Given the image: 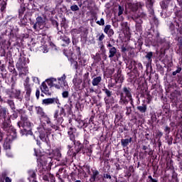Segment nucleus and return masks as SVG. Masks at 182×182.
I'll return each instance as SVG.
<instances>
[{"label": "nucleus", "mask_w": 182, "mask_h": 182, "mask_svg": "<svg viewBox=\"0 0 182 182\" xmlns=\"http://www.w3.org/2000/svg\"><path fill=\"white\" fill-rule=\"evenodd\" d=\"M48 85L50 87H55V89H62V90H68L69 85L66 81V75H63L62 77L56 78H50L47 80Z\"/></svg>", "instance_id": "f257e3e1"}, {"label": "nucleus", "mask_w": 182, "mask_h": 182, "mask_svg": "<svg viewBox=\"0 0 182 182\" xmlns=\"http://www.w3.org/2000/svg\"><path fill=\"white\" fill-rule=\"evenodd\" d=\"M18 127H23V130H21V136H32L33 133L31 131V127H32V124L28 119V117L22 116L21 119L17 124Z\"/></svg>", "instance_id": "f03ea898"}, {"label": "nucleus", "mask_w": 182, "mask_h": 182, "mask_svg": "<svg viewBox=\"0 0 182 182\" xmlns=\"http://www.w3.org/2000/svg\"><path fill=\"white\" fill-rule=\"evenodd\" d=\"M2 127L5 132H8L9 133V139L11 140V139H16V131L15 129H14V127H12V124H11V118L7 117V119H5L3 122Z\"/></svg>", "instance_id": "7ed1b4c3"}, {"label": "nucleus", "mask_w": 182, "mask_h": 182, "mask_svg": "<svg viewBox=\"0 0 182 182\" xmlns=\"http://www.w3.org/2000/svg\"><path fill=\"white\" fill-rule=\"evenodd\" d=\"M123 92L121 93V99L119 103L121 105H127L129 100H132V92H130L129 88L124 87L123 88Z\"/></svg>", "instance_id": "20e7f679"}, {"label": "nucleus", "mask_w": 182, "mask_h": 182, "mask_svg": "<svg viewBox=\"0 0 182 182\" xmlns=\"http://www.w3.org/2000/svg\"><path fill=\"white\" fill-rule=\"evenodd\" d=\"M38 133L40 136L41 140L43 141H48V137L49 136V134L52 133V129L50 128H45L43 127H41L38 128Z\"/></svg>", "instance_id": "39448f33"}, {"label": "nucleus", "mask_w": 182, "mask_h": 182, "mask_svg": "<svg viewBox=\"0 0 182 182\" xmlns=\"http://www.w3.org/2000/svg\"><path fill=\"white\" fill-rule=\"evenodd\" d=\"M36 110L37 113L41 116V117H46L47 125H46L47 127H49L50 126L51 129H53L54 130H58V127L55 125H50V120H49V118L46 117V115L45 114V112H43V109L41 107H36Z\"/></svg>", "instance_id": "423d86ee"}, {"label": "nucleus", "mask_w": 182, "mask_h": 182, "mask_svg": "<svg viewBox=\"0 0 182 182\" xmlns=\"http://www.w3.org/2000/svg\"><path fill=\"white\" fill-rule=\"evenodd\" d=\"M16 68L19 72V75H28L29 73L25 63H22L21 60L16 63Z\"/></svg>", "instance_id": "0eeeda50"}, {"label": "nucleus", "mask_w": 182, "mask_h": 182, "mask_svg": "<svg viewBox=\"0 0 182 182\" xmlns=\"http://www.w3.org/2000/svg\"><path fill=\"white\" fill-rule=\"evenodd\" d=\"M43 28H45V18L41 16H38L36 18V22L33 25V29L39 31V29H43Z\"/></svg>", "instance_id": "6e6552de"}, {"label": "nucleus", "mask_w": 182, "mask_h": 182, "mask_svg": "<svg viewBox=\"0 0 182 182\" xmlns=\"http://www.w3.org/2000/svg\"><path fill=\"white\" fill-rule=\"evenodd\" d=\"M63 116H65V109L61 108L60 111L55 112L54 117L59 123L63 122Z\"/></svg>", "instance_id": "1a4fd4ad"}, {"label": "nucleus", "mask_w": 182, "mask_h": 182, "mask_svg": "<svg viewBox=\"0 0 182 182\" xmlns=\"http://www.w3.org/2000/svg\"><path fill=\"white\" fill-rule=\"evenodd\" d=\"M53 103H56V105H58L59 99H58V97L47 98V99L43 100L42 101V104L45 105L46 106H48L49 105H53Z\"/></svg>", "instance_id": "9d476101"}, {"label": "nucleus", "mask_w": 182, "mask_h": 182, "mask_svg": "<svg viewBox=\"0 0 182 182\" xmlns=\"http://www.w3.org/2000/svg\"><path fill=\"white\" fill-rule=\"evenodd\" d=\"M48 80H46L45 82H43L41 85V90L43 93H45V95H50V92H49V87H48Z\"/></svg>", "instance_id": "9b49d317"}, {"label": "nucleus", "mask_w": 182, "mask_h": 182, "mask_svg": "<svg viewBox=\"0 0 182 182\" xmlns=\"http://www.w3.org/2000/svg\"><path fill=\"white\" fill-rule=\"evenodd\" d=\"M105 33H107L108 36H112L114 35V31H113V29H112V26L107 25L104 29Z\"/></svg>", "instance_id": "f8f14e48"}, {"label": "nucleus", "mask_w": 182, "mask_h": 182, "mask_svg": "<svg viewBox=\"0 0 182 182\" xmlns=\"http://www.w3.org/2000/svg\"><path fill=\"white\" fill-rule=\"evenodd\" d=\"M6 114H8V109L5 107H0V117H3L4 119H8Z\"/></svg>", "instance_id": "ddd939ff"}, {"label": "nucleus", "mask_w": 182, "mask_h": 182, "mask_svg": "<svg viewBox=\"0 0 182 182\" xmlns=\"http://www.w3.org/2000/svg\"><path fill=\"white\" fill-rule=\"evenodd\" d=\"M109 58H114L116 56V53H117V50L114 47H112L109 48Z\"/></svg>", "instance_id": "4468645a"}, {"label": "nucleus", "mask_w": 182, "mask_h": 182, "mask_svg": "<svg viewBox=\"0 0 182 182\" xmlns=\"http://www.w3.org/2000/svg\"><path fill=\"white\" fill-rule=\"evenodd\" d=\"M100 82H102V77L98 76V77L93 78V80L92 81V86H98V85H99V83H100Z\"/></svg>", "instance_id": "2eb2a0df"}, {"label": "nucleus", "mask_w": 182, "mask_h": 182, "mask_svg": "<svg viewBox=\"0 0 182 182\" xmlns=\"http://www.w3.org/2000/svg\"><path fill=\"white\" fill-rule=\"evenodd\" d=\"M28 180L30 181H32V182H36V181H35V177H36V174L35 173V171H28Z\"/></svg>", "instance_id": "dca6fc26"}, {"label": "nucleus", "mask_w": 182, "mask_h": 182, "mask_svg": "<svg viewBox=\"0 0 182 182\" xmlns=\"http://www.w3.org/2000/svg\"><path fill=\"white\" fill-rule=\"evenodd\" d=\"M121 143H122V146H123V147H127V146H129V143H132V138L122 139Z\"/></svg>", "instance_id": "f3484780"}, {"label": "nucleus", "mask_w": 182, "mask_h": 182, "mask_svg": "<svg viewBox=\"0 0 182 182\" xmlns=\"http://www.w3.org/2000/svg\"><path fill=\"white\" fill-rule=\"evenodd\" d=\"M60 156L61 154L59 149H55L53 151V157H55L56 160H59V159H60Z\"/></svg>", "instance_id": "a211bd4d"}, {"label": "nucleus", "mask_w": 182, "mask_h": 182, "mask_svg": "<svg viewBox=\"0 0 182 182\" xmlns=\"http://www.w3.org/2000/svg\"><path fill=\"white\" fill-rule=\"evenodd\" d=\"M137 109L141 112V113H146L147 110V105H143L142 106H138Z\"/></svg>", "instance_id": "6ab92c4d"}, {"label": "nucleus", "mask_w": 182, "mask_h": 182, "mask_svg": "<svg viewBox=\"0 0 182 182\" xmlns=\"http://www.w3.org/2000/svg\"><path fill=\"white\" fill-rule=\"evenodd\" d=\"M26 11V8L25 7V6L21 5L18 10L19 16H22V15H23Z\"/></svg>", "instance_id": "aec40b11"}, {"label": "nucleus", "mask_w": 182, "mask_h": 182, "mask_svg": "<svg viewBox=\"0 0 182 182\" xmlns=\"http://www.w3.org/2000/svg\"><path fill=\"white\" fill-rule=\"evenodd\" d=\"M144 16H146V14L144 13H141V14L137 15L136 22H137L138 23H141L142 21L141 20L139 21V18H144Z\"/></svg>", "instance_id": "412c9836"}, {"label": "nucleus", "mask_w": 182, "mask_h": 182, "mask_svg": "<svg viewBox=\"0 0 182 182\" xmlns=\"http://www.w3.org/2000/svg\"><path fill=\"white\" fill-rule=\"evenodd\" d=\"M4 149H5V150H9V149H11V144L6 141L4 144Z\"/></svg>", "instance_id": "4be33fe9"}, {"label": "nucleus", "mask_w": 182, "mask_h": 182, "mask_svg": "<svg viewBox=\"0 0 182 182\" xmlns=\"http://www.w3.org/2000/svg\"><path fill=\"white\" fill-rule=\"evenodd\" d=\"M70 9L73 12H75L76 11H79V6L75 4L70 6Z\"/></svg>", "instance_id": "5701e85b"}, {"label": "nucleus", "mask_w": 182, "mask_h": 182, "mask_svg": "<svg viewBox=\"0 0 182 182\" xmlns=\"http://www.w3.org/2000/svg\"><path fill=\"white\" fill-rule=\"evenodd\" d=\"M97 176H99V171H92V178L93 180H96V177H97Z\"/></svg>", "instance_id": "b1692460"}, {"label": "nucleus", "mask_w": 182, "mask_h": 182, "mask_svg": "<svg viewBox=\"0 0 182 182\" xmlns=\"http://www.w3.org/2000/svg\"><path fill=\"white\" fill-rule=\"evenodd\" d=\"M62 41H63V42H65L67 45H69V43H70V39L68 37H63Z\"/></svg>", "instance_id": "393cba45"}, {"label": "nucleus", "mask_w": 182, "mask_h": 182, "mask_svg": "<svg viewBox=\"0 0 182 182\" xmlns=\"http://www.w3.org/2000/svg\"><path fill=\"white\" fill-rule=\"evenodd\" d=\"M148 60H150L151 58H153V52H149L147 53L146 55L145 56Z\"/></svg>", "instance_id": "a878e982"}, {"label": "nucleus", "mask_w": 182, "mask_h": 182, "mask_svg": "<svg viewBox=\"0 0 182 182\" xmlns=\"http://www.w3.org/2000/svg\"><path fill=\"white\" fill-rule=\"evenodd\" d=\"M119 12L118 16H120V15H123V11H124V9L122 6H119Z\"/></svg>", "instance_id": "bb28decb"}, {"label": "nucleus", "mask_w": 182, "mask_h": 182, "mask_svg": "<svg viewBox=\"0 0 182 182\" xmlns=\"http://www.w3.org/2000/svg\"><path fill=\"white\" fill-rule=\"evenodd\" d=\"M6 9V2L3 1V4H2L1 7V12H4Z\"/></svg>", "instance_id": "cd10ccee"}, {"label": "nucleus", "mask_w": 182, "mask_h": 182, "mask_svg": "<svg viewBox=\"0 0 182 182\" xmlns=\"http://www.w3.org/2000/svg\"><path fill=\"white\" fill-rule=\"evenodd\" d=\"M97 25H100V26H103L105 25V19L101 18L100 21H97Z\"/></svg>", "instance_id": "c85d7f7f"}, {"label": "nucleus", "mask_w": 182, "mask_h": 182, "mask_svg": "<svg viewBox=\"0 0 182 182\" xmlns=\"http://www.w3.org/2000/svg\"><path fill=\"white\" fill-rule=\"evenodd\" d=\"M104 92L108 97H110V96H112V92H110L109 90L105 89Z\"/></svg>", "instance_id": "c756f323"}, {"label": "nucleus", "mask_w": 182, "mask_h": 182, "mask_svg": "<svg viewBox=\"0 0 182 182\" xmlns=\"http://www.w3.org/2000/svg\"><path fill=\"white\" fill-rule=\"evenodd\" d=\"M62 96H63V97H64L65 99H66V97H69V92H68V91H64V92H63Z\"/></svg>", "instance_id": "7c9ffc66"}, {"label": "nucleus", "mask_w": 182, "mask_h": 182, "mask_svg": "<svg viewBox=\"0 0 182 182\" xmlns=\"http://www.w3.org/2000/svg\"><path fill=\"white\" fill-rule=\"evenodd\" d=\"M126 109H127L126 114H127V116H129V114H132V107H127Z\"/></svg>", "instance_id": "2f4dec72"}, {"label": "nucleus", "mask_w": 182, "mask_h": 182, "mask_svg": "<svg viewBox=\"0 0 182 182\" xmlns=\"http://www.w3.org/2000/svg\"><path fill=\"white\" fill-rule=\"evenodd\" d=\"M98 36V41H100V42H102V41L105 39V34L103 33L100 34Z\"/></svg>", "instance_id": "473e14b6"}, {"label": "nucleus", "mask_w": 182, "mask_h": 182, "mask_svg": "<svg viewBox=\"0 0 182 182\" xmlns=\"http://www.w3.org/2000/svg\"><path fill=\"white\" fill-rule=\"evenodd\" d=\"M7 103H8V105H9V106L11 107V109H14V101L8 100Z\"/></svg>", "instance_id": "72a5a7b5"}, {"label": "nucleus", "mask_w": 182, "mask_h": 182, "mask_svg": "<svg viewBox=\"0 0 182 182\" xmlns=\"http://www.w3.org/2000/svg\"><path fill=\"white\" fill-rule=\"evenodd\" d=\"M32 79L34 83L39 84V78H38L37 77H33Z\"/></svg>", "instance_id": "f704fd0d"}, {"label": "nucleus", "mask_w": 182, "mask_h": 182, "mask_svg": "<svg viewBox=\"0 0 182 182\" xmlns=\"http://www.w3.org/2000/svg\"><path fill=\"white\" fill-rule=\"evenodd\" d=\"M43 156H41V158L37 159L38 161H40L41 164H45V163H43Z\"/></svg>", "instance_id": "c9c22d12"}, {"label": "nucleus", "mask_w": 182, "mask_h": 182, "mask_svg": "<svg viewBox=\"0 0 182 182\" xmlns=\"http://www.w3.org/2000/svg\"><path fill=\"white\" fill-rule=\"evenodd\" d=\"M36 96L37 99H39V96H41V91L39 90H36Z\"/></svg>", "instance_id": "e433bc0d"}, {"label": "nucleus", "mask_w": 182, "mask_h": 182, "mask_svg": "<svg viewBox=\"0 0 182 182\" xmlns=\"http://www.w3.org/2000/svg\"><path fill=\"white\" fill-rule=\"evenodd\" d=\"M82 147H83V145L80 144L78 146V149H77V153H79V151H80L82 150Z\"/></svg>", "instance_id": "4c0bfd02"}, {"label": "nucleus", "mask_w": 182, "mask_h": 182, "mask_svg": "<svg viewBox=\"0 0 182 182\" xmlns=\"http://www.w3.org/2000/svg\"><path fill=\"white\" fill-rule=\"evenodd\" d=\"M5 182H12V179L9 177H6Z\"/></svg>", "instance_id": "58836bf2"}, {"label": "nucleus", "mask_w": 182, "mask_h": 182, "mask_svg": "<svg viewBox=\"0 0 182 182\" xmlns=\"http://www.w3.org/2000/svg\"><path fill=\"white\" fill-rule=\"evenodd\" d=\"M43 48L44 49L43 53H48V47L43 46Z\"/></svg>", "instance_id": "ea45409f"}, {"label": "nucleus", "mask_w": 182, "mask_h": 182, "mask_svg": "<svg viewBox=\"0 0 182 182\" xmlns=\"http://www.w3.org/2000/svg\"><path fill=\"white\" fill-rule=\"evenodd\" d=\"M64 55H65V56H70V55H73V53H66L65 51H64Z\"/></svg>", "instance_id": "a19ab883"}, {"label": "nucleus", "mask_w": 182, "mask_h": 182, "mask_svg": "<svg viewBox=\"0 0 182 182\" xmlns=\"http://www.w3.org/2000/svg\"><path fill=\"white\" fill-rule=\"evenodd\" d=\"M21 4H26L28 0H18Z\"/></svg>", "instance_id": "79ce46f5"}, {"label": "nucleus", "mask_w": 182, "mask_h": 182, "mask_svg": "<svg viewBox=\"0 0 182 182\" xmlns=\"http://www.w3.org/2000/svg\"><path fill=\"white\" fill-rule=\"evenodd\" d=\"M105 178H112V176L109 175V174H106L105 176Z\"/></svg>", "instance_id": "37998d69"}, {"label": "nucleus", "mask_w": 182, "mask_h": 182, "mask_svg": "<svg viewBox=\"0 0 182 182\" xmlns=\"http://www.w3.org/2000/svg\"><path fill=\"white\" fill-rule=\"evenodd\" d=\"M26 95H31V88L27 89Z\"/></svg>", "instance_id": "c03bdc74"}, {"label": "nucleus", "mask_w": 182, "mask_h": 182, "mask_svg": "<svg viewBox=\"0 0 182 182\" xmlns=\"http://www.w3.org/2000/svg\"><path fill=\"white\" fill-rule=\"evenodd\" d=\"M34 151H35V155H36L37 157H41V155L36 152V149H34Z\"/></svg>", "instance_id": "a18cd8bd"}, {"label": "nucleus", "mask_w": 182, "mask_h": 182, "mask_svg": "<svg viewBox=\"0 0 182 182\" xmlns=\"http://www.w3.org/2000/svg\"><path fill=\"white\" fill-rule=\"evenodd\" d=\"M2 137H4V134H2V132H0V141L1 140H2Z\"/></svg>", "instance_id": "49530a36"}, {"label": "nucleus", "mask_w": 182, "mask_h": 182, "mask_svg": "<svg viewBox=\"0 0 182 182\" xmlns=\"http://www.w3.org/2000/svg\"><path fill=\"white\" fill-rule=\"evenodd\" d=\"M176 72H177V73H180V72H181V68H178L176 70Z\"/></svg>", "instance_id": "de8ad7c7"}, {"label": "nucleus", "mask_w": 182, "mask_h": 182, "mask_svg": "<svg viewBox=\"0 0 182 182\" xmlns=\"http://www.w3.org/2000/svg\"><path fill=\"white\" fill-rule=\"evenodd\" d=\"M107 48H109H109H114V47H113V46H112V44L109 43L107 45Z\"/></svg>", "instance_id": "09e8293b"}, {"label": "nucleus", "mask_w": 182, "mask_h": 182, "mask_svg": "<svg viewBox=\"0 0 182 182\" xmlns=\"http://www.w3.org/2000/svg\"><path fill=\"white\" fill-rule=\"evenodd\" d=\"M179 43H180L181 46H182V38L179 39Z\"/></svg>", "instance_id": "8fccbe9b"}, {"label": "nucleus", "mask_w": 182, "mask_h": 182, "mask_svg": "<svg viewBox=\"0 0 182 182\" xmlns=\"http://www.w3.org/2000/svg\"><path fill=\"white\" fill-rule=\"evenodd\" d=\"M127 49L124 47H122V52H126Z\"/></svg>", "instance_id": "3c124183"}, {"label": "nucleus", "mask_w": 182, "mask_h": 182, "mask_svg": "<svg viewBox=\"0 0 182 182\" xmlns=\"http://www.w3.org/2000/svg\"><path fill=\"white\" fill-rule=\"evenodd\" d=\"M148 178H149L150 181H151V179H153V177H151V176H149Z\"/></svg>", "instance_id": "603ef678"}, {"label": "nucleus", "mask_w": 182, "mask_h": 182, "mask_svg": "<svg viewBox=\"0 0 182 182\" xmlns=\"http://www.w3.org/2000/svg\"><path fill=\"white\" fill-rule=\"evenodd\" d=\"M151 182H157L156 179H154V178H152V179L151 180Z\"/></svg>", "instance_id": "864d4df0"}, {"label": "nucleus", "mask_w": 182, "mask_h": 182, "mask_svg": "<svg viewBox=\"0 0 182 182\" xmlns=\"http://www.w3.org/2000/svg\"><path fill=\"white\" fill-rule=\"evenodd\" d=\"M176 73H177V71H174V72L173 73V76H176Z\"/></svg>", "instance_id": "5fc2aeb1"}, {"label": "nucleus", "mask_w": 182, "mask_h": 182, "mask_svg": "<svg viewBox=\"0 0 182 182\" xmlns=\"http://www.w3.org/2000/svg\"><path fill=\"white\" fill-rule=\"evenodd\" d=\"M9 157H12V154L7 155Z\"/></svg>", "instance_id": "6e6d98bb"}, {"label": "nucleus", "mask_w": 182, "mask_h": 182, "mask_svg": "<svg viewBox=\"0 0 182 182\" xmlns=\"http://www.w3.org/2000/svg\"><path fill=\"white\" fill-rule=\"evenodd\" d=\"M57 85H59V80H57Z\"/></svg>", "instance_id": "4d7b16f0"}, {"label": "nucleus", "mask_w": 182, "mask_h": 182, "mask_svg": "<svg viewBox=\"0 0 182 182\" xmlns=\"http://www.w3.org/2000/svg\"><path fill=\"white\" fill-rule=\"evenodd\" d=\"M68 134H72V132H68Z\"/></svg>", "instance_id": "13d9d810"}, {"label": "nucleus", "mask_w": 182, "mask_h": 182, "mask_svg": "<svg viewBox=\"0 0 182 182\" xmlns=\"http://www.w3.org/2000/svg\"><path fill=\"white\" fill-rule=\"evenodd\" d=\"M75 182H82V181H80L77 180V181H76Z\"/></svg>", "instance_id": "bf43d9fd"}]
</instances>
